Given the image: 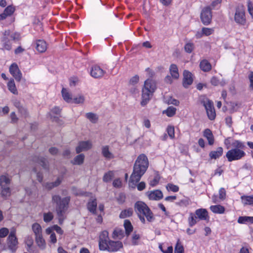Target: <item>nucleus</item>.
Returning a JSON list of instances; mask_svg holds the SVG:
<instances>
[{
	"label": "nucleus",
	"instance_id": "f257e3e1",
	"mask_svg": "<svg viewBox=\"0 0 253 253\" xmlns=\"http://www.w3.org/2000/svg\"><path fill=\"white\" fill-rule=\"evenodd\" d=\"M149 166L147 156L143 154L139 155L133 166V172L130 175L129 183L135 185L146 171Z\"/></svg>",
	"mask_w": 253,
	"mask_h": 253
},
{
	"label": "nucleus",
	"instance_id": "f03ea898",
	"mask_svg": "<svg viewBox=\"0 0 253 253\" xmlns=\"http://www.w3.org/2000/svg\"><path fill=\"white\" fill-rule=\"evenodd\" d=\"M232 148L226 154L228 162H232L242 159L246 155L244 151L246 147L244 143L238 140H234L231 144Z\"/></svg>",
	"mask_w": 253,
	"mask_h": 253
},
{
	"label": "nucleus",
	"instance_id": "7ed1b4c3",
	"mask_svg": "<svg viewBox=\"0 0 253 253\" xmlns=\"http://www.w3.org/2000/svg\"><path fill=\"white\" fill-rule=\"evenodd\" d=\"M134 209L143 224H145L146 222L145 217L149 222H152L154 220L155 218L153 212L145 203L142 201L136 202L134 204Z\"/></svg>",
	"mask_w": 253,
	"mask_h": 253
},
{
	"label": "nucleus",
	"instance_id": "20e7f679",
	"mask_svg": "<svg viewBox=\"0 0 253 253\" xmlns=\"http://www.w3.org/2000/svg\"><path fill=\"white\" fill-rule=\"evenodd\" d=\"M52 200L56 204V211L61 224L64 219V215L68 209L70 198L66 197L61 199L58 195H54L52 196Z\"/></svg>",
	"mask_w": 253,
	"mask_h": 253
},
{
	"label": "nucleus",
	"instance_id": "39448f33",
	"mask_svg": "<svg viewBox=\"0 0 253 253\" xmlns=\"http://www.w3.org/2000/svg\"><path fill=\"white\" fill-rule=\"evenodd\" d=\"M156 89V84L154 80L148 79L145 81L144 86L142 89V101L141 102L142 106H144L148 103Z\"/></svg>",
	"mask_w": 253,
	"mask_h": 253
},
{
	"label": "nucleus",
	"instance_id": "423d86ee",
	"mask_svg": "<svg viewBox=\"0 0 253 253\" xmlns=\"http://www.w3.org/2000/svg\"><path fill=\"white\" fill-rule=\"evenodd\" d=\"M15 234V229H12L11 230L6 240L8 249L13 253L16 251L18 244V240Z\"/></svg>",
	"mask_w": 253,
	"mask_h": 253
},
{
	"label": "nucleus",
	"instance_id": "0eeeda50",
	"mask_svg": "<svg viewBox=\"0 0 253 253\" xmlns=\"http://www.w3.org/2000/svg\"><path fill=\"white\" fill-rule=\"evenodd\" d=\"M204 106L207 115L210 120H213L215 118L216 114L212 101L209 99H206L202 101Z\"/></svg>",
	"mask_w": 253,
	"mask_h": 253
},
{
	"label": "nucleus",
	"instance_id": "6e6552de",
	"mask_svg": "<svg viewBox=\"0 0 253 253\" xmlns=\"http://www.w3.org/2000/svg\"><path fill=\"white\" fill-rule=\"evenodd\" d=\"M234 20L238 24L242 25L245 24L246 20L245 9L243 6H238L236 8Z\"/></svg>",
	"mask_w": 253,
	"mask_h": 253
},
{
	"label": "nucleus",
	"instance_id": "1a4fd4ad",
	"mask_svg": "<svg viewBox=\"0 0 253 253\" xmlns=\"http://www.w3.org/2000/svg\"><path fill=\"white\" fill-rule=\"evenodd\" d=\"M200 18L202 22L205 25L210 24L211 21L212 14L210 6L204 8L201 13Z\"/></svg>",
	"mask_w": 253,
	"mask_h": 253
},
{
	"label": "nucleus",
	"instance_id": "9d476101",
	"mask_svg": "<svg viewBox=\"0 0 253 253\" xmlns=\"http://www.w3.org/2000/svg\"><path fill=\"white\" fill-rule=\"evenodd\" d=\"M109 233L106 230L103 231L99 235V247L101 251H105L109 240Z\"/></svg>",
	"mask_w": 253,
	"mask_h": 253
},
{
	"label": "nucleus",
	"instance_id": "9b49d317",
	"mask_svg": "<svg viewBox=\"0 0 253 253\" xmlns=\"http://www.w3.org/2000/svg\"><path fill=\"white\" fill-rule=\"evenodd\" d=\"M123 247L122 242L121 241H109L107 244L105 251L108 252H117Z\"/></svg>",
	"mask_w": 253,
	"mask_h": 253
},
{
	"label": "nucleus",
	"instance_id": "f8f14e48",
	"mask_svg": "<svg viewBox=\"0 0 253 253\" xmlns=\"http://www.w3.org/2000/svg\"><path fill=\"white\" fill-rule=\"evenodd\" d=\"M9 72L17 81L20 82L21 81L22 74L16 63H13L10 65Z\"/></svg>",
	"mask_w": 253,
	"mask_h": 253
},
{
	"label": "nucleus",
	"instance_id": "ddd939ff",
	"mask_svg": "<svg viewBox=\"0 0 253 253\" xmlns=\"http://www.w3.org/2000/svg\"><path fill=\"white\" fill-rule=\"evenodd\" d=\"M105 73V71L97 65L92 66L90 71V75L95 79L102 78Z\"/></svg>",
	"mask_w": 253,
	"mask_h": 253
},
{
	"label": "nucleus",
	"instance_id": "4468645a",
	"mask_svg": "<svg viewBox=\"0 0 253 253\" xmlns=\"http://www.w3.org/2000/svg\"><path fill=\"white\" fill-rule=\"evenodd\" d=\"M32 161L33 162L41 165L44 169H48V162L46 158L37 155H35L32 157Z\"/></svg>",
	"mask_w": 253,
	"mask_h": 253
},
{
	"label": "nucleus",
	"instance_id": "2eb2a0df",
	"mask_svg": "<svg viewBox=\"0 0 253 253\" xmlns=\"http://www.w3.org/2000/svg\"><path fill=\"white\" fill-rule=\"evenodd\" d=\"M61 93L63 99L66 102L68 103H79V100L77 98H72L71 94L66 88L63 87Z\"/></svg>",
	"mask_w": 253,
	"mask_h": 253
},
{
	"label": "nucleus",
	"instance_id": "dca6fc26",
	"mask_svg": "<svg viewBox=\"0 0 253 253\" xmlns=\"http://www.w3.org/2000/svg\"><path fill=\"white\" fill-rule=\"evenodd\" d=\"M183 75V85L184 87L187 88L193 83V79L192 78V75L189 71L184 70Z\"/></svg>",
	"mask_w": 253,
	"mask_h": 253
},
{
	"label": "nucleus",
	"instance_id": "f3484780",
	"mask_svg": "<svg viewBox=\"0 0 253 253\" xmlns=\"http://www.w3.org/2000/svg\"><path fill=\"white\" fill-rule=\"evenodd\" d=\"M13 104L14 106L18 109L19 112L23 116H27V111L26 108L24 106L23 104L21 103L20 100L18 99H13Z\"/></svg>",
	"mask_w": 253,
	"mask_h": 253
},
{
	"label": "nucleus",
	"instance_id": "a211bd4d",
	"mask_svg": "<svg viewBox=\"0 0 253 253\" xmlns=\"http://www.w3.org/2000/svg\"><path fill=\"white\" fill-rule=\"evenodd\" d=\"M195 214L200 220H209L208 212L205 209H199L195 211Z\"/></svg>",
	"mask_w": 253,
	"mask_h": 253
},
{
	"label": "nucleus",
	"instance_id": "6ab92c4d",
	"mask_svg": "<svg viewBox=\"0 0 253 253\" xmlns=\"http://www.w3.org/2000/svg\"><path fill=\"white\" fill-rule=\"evenodd\" d=\"M101 153L103 156L107 160H110L114 158V155L110 151L109 146L108 145L102 147Z\"/></svg>",
	"mask_w": 253,
	"mask_h": 253
},
{
	"label": "nucleus",
	"instance_id": "aec40b11",
	"mask_svg": "<svg viewBox=\"0 0 253 253\" xmlns=\"http://www.w3.org/2000/svg\"><path fill=\"white\" fill-rule=\"evenodd\" d=\"M150 200H160L163 197V193L159 190L151 191L148 195Z\"/></svg>",
	"mask_w": 253,
	"mask_h": 253
},
{
	"label": "nucleus",
	"instance_id": "412c9836",
	"mask_svg": "<svg viewBox=\"0 0 253 253\" xmlns=\"http://www.w3.org/2000/svg\"><path fill=\"white\" fill-rule=\"evenodd\" d=\"M223 153V149L221 147H218L216 150L211 151L209 153L211 159H216L220 157Z\"/></svg>",
	"mask_w": 253,
	"mask_h": 253
},
{
	"label": "nucleus",
	"instance_id": "4be33fe9",
	"mask_svg": "<svg viewBox=\"0 0 253 253\" xmlns=\"http://www.w3.org/2000/svg\"><path fill=\"white\" fill-rule=\"evenodd\" d=\"M36 48L38 51L40 53L45 52L47 49V45L45 42L42 40H37L36 42Z\"/></svg>",
	"mask_w": 253,
	"mask_h": 253
},
{
	"label": "nucleus",
	"instance_id": "5701e85b",
	"mask_svg": "<svg viewBox=\"0 0 253 253\" xmlns=\"http://www.w3.org/2000/svg\"><path fill=\"white\" fill-rule=\"evenodd\" d=\"M204 136L207 138L208 141V144L210 145H212L214 142V138L211 131L209 129H206L204 131Z\"/></svg>",
	"mask_w": 253,
	"mask_h": 253
},
{
	"label": "nucleus",
	"instance_id": "b1692460",
	"mask_svg": "<svg viewBox=\"0 0 253 253\" xmlns=\"http://www.w3.org/2000/svg\"><path fill=\"white\" fill-rule=\"evenodd\" d=\"M88 210L93 214H96L97 208V201L95 198L91 199L87 205Z\"/></svg>",
	"mask_w": 253,
	"mask_h": 253
},
{
	"label": "nucleus",
	"instance_id": "393cba45",
	"mask_svg": "<svg viewBox=\"0 0 253 253\" xmlns=\"http://www.w3.org/2000/svg\"><path fill=\"white\" fill-rule=\"evenodd\" d=\"M200 67L203 71L207 72L211 70V65L207 60L204 59L201 61Z\"/></svg>",
	"mask_w": 253,
	"mask_h": 253
},
{
	"label": "nucleus",
	"instance_id": "a878e982",
	"mask_svg": "<svg viewBox=\"0 0 253 253\" xmlns=\"http://www.w3.org/2000/svg\"><path fill=\"white\" fill-rule=\"evenodd\" d=\"M242 204L244 206L250 205L253 206V195L245 196L243 195L241 197Z\"/></svg>",
	"mask_w": 253,
	"mask_h": 253
},
{
	"label": "nucleus",
	"instance_id": "bb28decb",
	"mask_svg": "<svg viewBox=\"0 0 253 253\" xmlns=\"http://www.w3.org/2000/svg\"><path fill=\"white\" fill-rule=\"evenodd\" d=\"M210 210L214 213L222 214L224 212L225 208L220 205L211 206Z\"/></svg>",
	"mask_w": 253,
	"mask_h": 253
},
{
	"label": "nucleus",
	"instance_id": "cd10ccee",
	"mask_svg": "<svg viewBox=\"0 0 253 253\" xmlns=\"http://www.w3.org/2000/svg\"><path fill=\"white\" fill-rule=\"evenodd\" d=\"M92 143L90 141H80V152L87 151L92 147Z\"/></svg>",
	"mask_w": 253,
	"mask_h": 253
},
{
	"label": "nucleus",
	"instance_id": "c85d7f7f",
	"mask_svg": "<svg viewBox=\"0 0 253 253\" xmlns=\"http://www.w3.org/2000/svg\"><path fill=\"white\" fill-rule=\"evenodd\" d=\"M237 221L240 224H247V223L253 224V216H240Z\"/></svg>",
	"mask_w": 253,
	"mask_h": 253
},
{
	"label": "nucleus",
	"instance_id": "c756f323",
	"mask_svg": "<svg viewBox=\"0 0 253 253\" xmlns=\"http://www.w3.org/2000/svg\"><path fill=\"white\" fill-rule=\"evenodd\" d=\"M169 72L171 77L175 79L179 78L178 70L175 64H171L169 67Z\"/></svg>",
	"mask_w": 253,
	"mask_h": 253
},
{
	"label": "nucleus",
	"instance_id": "7c9ffc66",
	"mask_svg": "<svg viewBox=\"0 0 253 253\" xmlns=\"http://www.w3.org/2000/svg\"><path fill=\"white\" fill-rule=\"evenodd\" d=\"M85 117L92 123L95 124L98 120V116L97 114L89 112L85 114Z\"/></svg>",
	"mask_w": 253,
	"mask_h": 253
},
{
	"label": "nucleus",
	"instance_id": "2f4dec72",
	"mask_svg": "<svg viewBox=\"0 0 253 253\" xmlns=\"http://www.w3.org/2000/svg\"><path fill=\"white\" fill-rule=\"evenodd\" d=\"M133 214V210L132 208H129L121 211L119 217L121 218H125L131 216Z\"/></svg>",
	"mask_w": 253,
	"mask_h": 253
},
{
	"label": "nucleus",
	"instance_id": "473e14b6",
	"mask_svg": "<svg viewBox=\"0 0 253 253\" xmlns=\"http://www.w3.org/2000/svg\"><path fill=\"white\" fill-rule=\"evenodd\" d=\"M7 87L9 91L14 94L18 93L15 84L13 79L10 80L7 83Z\"/></svg>",
	"mask_w": 253,
	"mask_h": 253
},
{
	"label": "nucleus",
	"instance_id": "72a5a7b5",
	"mask_svg": "<svg viewBox=\"0 0 253 253\" xmlns=\"http://www.w3.org/2000/svg\"><path fill=\"white\" fill-rule=\"evenodd\" d=\"M124 227L126 235L128 236L133 230V227L130 221L128 220H125L124 221Z\"/></svg>",
	"mask_w": 253,
	"mask_h": 253
},
{
	"label": "nucleus",
	"instance_id": "f704fd0d",
	"mask_svg": "<svg viewBox=\"0 0 253 253\" xmlns=\"http://www.w3.org/2000/svg\"><path fill=\"white\" fill-rule=\"evenodd\" d=\"M61 112V109L58 107H54L51 111V114H55L57 116H51V119L53 121L57 122L59 120L58 116Z\"/></svg>",
	"mask_w": 253,
	"mask_h": 253
},
{
	"label": "nucleus",
	"instance_id": "c9c22d12",
	"mask_svg": "<svg viewBox=\"0 0 253 253\" xmlns=\"http://www.w3.org/2000/svg\"><path fill=\"white\" fill-rule=\"evenodd\" d=\"M36 241L39 247L42 249L44 248L45 241L42 238V234L36 236Z\"/></svg>",
	"mask_w": 253,
	"mask_h": 253
},
{
	"label": "nucleus",
	"instance_id": "e433bc0d",
	"mask_svg": "<svg viewBox=\"0 0 253 253\" xmlns=\"http://www.w3.org/2000/svg\"><path fill=\"white\" fill-rule=\"evenodd\" d=\"M32 229L36 236L42 234V227L39 224L34 223L32 225Z\"/></svg>",
	"mask_w": 253,
	"mask_h": 253
},
{
	"label": "nucleus",
	"instance_id": "4c0bfd02",
	"mask_svg": "<svg viewBox=\"0 0 253 253\" xmlns=\"http://www.w3.org/2000/svg\"><path fill=\"white\" fill-rule=\"evenodd\" d=\"M1 42L4 49L7 50H10L11 49V43H10L9 39H6L5 38H2Z\"/></svg>",
	"mask_w": 253,
	"mask_h": 253
},
{
	"label": "nucleus",
	"instance_id": "58836bf2",
	"mask_svg": "<svg viewBox=\"0 0 253 253\" xmlns=\"http://www.w3.org/2000/svg\"><path fill=\"white\" fill-rule=\"evenodd\" d=\"M176 109L172 106L169 107L167 109L164 111L167 116L171 117L173 116L176 113Z\"/></svg>",
	"mask_w": 253,
	"mask_h": 253
},
{
	"label": "nucleus",
	"instance_id": "ea45409f",
	"mask_svg": "<svg viewBox=\"0 0 253 253\" xmlns=\"http://www.w3.org/2000/svg\"><path fill=\"white\" fill-rule=\"evenodd\" d=\"M197 217L193 213L191 212L190 213L189 217L188 218V223L189 226L192 227L197 223Z\"/></svg>",
	"mask_w": 253,
	"mask_h": 253
},
{
	"label": "nucleus",
	"instance_id": "a19ab883",
	"mask_svg": "<svg viewBox=\"0 0 253 253\" xmlns=\"http://www.w3.org/2000/svg\"><path fill=\"white\" fill-rule=\"evenodd\" d=\"M10 179L5 175H1L0 176V186L1 187L5 186L7 184L10 183Z\"/></svg>",
	"mask_w": 253,
	"mask_h": 253
},
{
	"label": "nucleus",
	"instance_id": "79ce46f5",
	"mask_svg": "<svg viewBox=\"0 0 253 253\" xmlns=\"http://www.w3.org/2000/svg\"><path fill=\"white\" fill-rule=\"evenodd\" d=\"M113 175L114 173L112 171H109L108 172L105 173L103 177V181L107 182L111 181Z\"/></svg>",
	"mask_w": 253,
	"mask_h": 253
},
{
	"label": "nucleus",
	"instance_id": "37998d69",
	"mask_svg": "<svg viewBox=\"0 0 253 253\" xmlns=\"http://www.w3.org/2000/svg\"><path fill=\"white\" fill-rule=\"evenodd\" d=\"M174 253H184V248L178 240L174 249Z\"/></svg>",
	"mask_w": 253,
	"mask_h": 253
},
{
	"label": "nucleus",
	"instance_id": "c03bdc74",
	"mask_svg": "<svg viewBox=\"0 0 253 253\" xmlns=\"http://www.w3.org/2000/svg\"><path fill=\"white\" fill-rule=\"evenodd\" d=\"M160 179V175L158 173H156L154 176V178L150 181V185L153 187L156 186L158 184Z\"/></svg>",
	"mask_w": 253,
	"mask_h": 253
},
{
	"label": "nucleus",
	"instance_id": "a18cd8bd",
	"mask_svg": "<svg viewBox=\"0 0 253 253\" xmlns=\"http://www.w3.org/2000/svg\"><path fill=\"white\" fill-rule=\"evenodd\" d=\"M124 234V232L122 230L116 229L114 231L113 233V238L114 239L119 238L121 239Z\"/></svg>",
	"mask_w": 253,
	"mask_h": 253
},
{
	"label": "nucleus",
	"instance_id": "49530a36",
	"mask_svg": "<svg viewBox=\"0 0 253 253\" xmlns=\"http://www.w3.org/2000/svg\"><path fill=\"white\" fill-rule=\"evenodd\" d=\"M194 44L192 42H188L185 44L184 46L185 51L188 53H190L192 52L194 49Z\"/></svg>",
	"mask_w": 253,
	"mask_h": 253
},
{
	"label": "nucleus",
	"instance_id": "de8ad7c7",
	"mask_svg": "<svg viewBox=\"0 0 253 253\" xmlns=\"http://www.w3.org/2000/svg\"><path fill=\"white\" fill-rule=\"evenodd\" d=\"M166 188L168 191H171L173 192H178L179 190V187L178 186L174 185L171 183H169L166 186Z\"/></svg>",
	"mask_w": 253,
	"mask_h": 253
},
{
	"label": "nucleus",
	"instance_id": "09e8293b",
	"mask_svg": "<svg viewBox=\"0 0 253 253\" xmlns=\"http://www.w3.org/2000/svg\"><path fill=\"white\" fill-rule=\"evenodd\" d=\"M14 11L15 8L11 5H9L6 8H5L3 11V13H4L7 16L12 15L14 12Z\"/></svg>",
	"mask_w": 253,
	"mask_h": 253
},
{
	"label": "nucleus",
	"instance_id": "8fccbe9b",
	"mask_svg": "<svg viewBox=\"0 0 253 253\" xmlns=\"http://www.w3.org/2000/svg\"><path fill=\"white\" fill-rule=\"evenodd\" d=\"M53 218V215L51 212L43 213V220L45 222L50 221Z\"/></svg>",
	"mask_w": 253,
	"mask_h": 253
},
{
	"label": "nucleus",
	"instance_id": "3c124183",
	"mask_svg": "<svg viewBox=\"0 0 253 253\" xmlns=\"http://www.w3.org/2000/svg\"><path fill=\"white\" fill-rule=\"evenodd\" d=\"M202 29L204 35L206 36L211 35L214 32V29L213 28L204 27Z\"/></svg>",
	"mask_w": 253,
	"mask_h": 253
},
{
	"label": "nucleus",
	"instance_id": "603ef678",
	"mask_svg": "<svg viewBox=\"0 0 253 253\" xmlns=\"http://www.w3.org/2000/svg\"><path fill=\"white\" fill-rule=\"evenodd\" d=\"M167 132L171 138L174 137V128L173 126H168L167 127Z\"/></svg>",
	"mask_w": 253,
	"mask_h": 253
},
{
	"label": "nucleus",
	"instance_id": "864d4df0",
	"mask_svg": "<svg viewBox=\"0 0 253 253\" xmlns=\"http://www.w3.org/2000/svg\"><path fill=\"white\" fill-rule=\"evenodd\" d=\"M78 78L77 77H72L69 79V84L70 87L75 86L78 83Z\"/></svg>",
	"mask_w": 253,
	"mask_h": 253
},
{
	"label": "nucleus",
	"instance_id": "5fc2aeb1",
	"mask_svg": "<svg viewBox=\"0 0 253 253\" xmlns=\"http://www.w3.org/2000/svg\"><path fill=\"white\" fill-rule=\"evenodd\" d=\"M189 204V201L188 199H183L176 203V205L180 207H186Z\"/></svg>",
	"mask_w": 253,
	"mask_h": 253
},
{
	"label": "nucleus",
	"instance_id": "6e6d98bb",
	"mask_svg": "<svg viewBox=\"0 0 253 253\" xmlns=\"http://www.w3.org/2000/svg\"><path fill=\"white\" fill-rule=\"evenodd\" d=\"M9 233V230L8 228L3 227L0 229V238L5 237Z\"/></svg>",
	"mask_w": 253,
	"mask_h": 253
},
{
	"label": "nucleus",
	"instance_id": "4d7b16f0",
	"mask_svg": "<svg viewBox=\"0 0 253 253\" xmlns=\"http://www.w3.org/2000/svg\"><path fill=\"white\" fill-rule=\"evenodd\" d=\"M2 188L1 195L3 197H7L10 195V191L8 187H3Z\"/></svg>",
	"mask_w": 253,
	"mask_h": 253
},
{
	"label": "nucleus",
	"instance_id": "13d9d810",
	"mask_svg": "<svg viewBox=\"0 0 253 253\" xmlns=\"http://www.w3.org/2000/svg\"><path fill=\"white\" fill-rule=\"evenodd\" d=\"M33 171L36 173L37 179L40 182H42L43 179V175L42 173L41 172H37L36 169L35 168L33 169Z\"/></svg>",
	"mask_w": 253,
	"mask_h": 253
},
{
	"label": "nucleus",
	"instance_id": "bf43d9fd",
	"mask_svg": "<svg viewBox=\"0 0 253 253\" xmlns=\"http://www.w3.org/2000/svg\"><path fill=\"white\" fill-rule=\"evenodd\" d=\"M138 81L139 76L137 75H135L130 79L129 81V84L132 85H135L138 82Z\"/></svg>",
	"mask_w": 253,
	"mask_h": 253
},
{
	"label": "nucleus",
	"instance_id": "052dcab7",
	"mask_svg": "<svg viewBox=\"0 0 253 253\" xmlns=\"http://www.w3.org/2000/svg\"><path fill=\"white\" fill-rule=\"evenodd\" d=\"M226 196V191L224 188H221L219 190V198L220 199H225Z\"/></svg>",
	"mask_w": 253,
	"mask_h": 253
},
{
	"label": "nucleus",
	"instance_id": "680f3d73",
	"mask_svg": "<svg viewBox=\"0 0 253 253\" xmlns=\"http://www.w3.org/2000/svg\"><path fill=\"white\" fill-rule=\"evenodd\" d=\"M249 79L250 81L249 87L251 90H253V72H251L249 75Z\"/></svg>",
	"mask_w": 253,
	"mask_h": 253
},
{
	"label": "nucleus",
	"instance_id": "e2e57ef3",
	"mask_svg": "<svg viewBox=\"0 0 253 253\" xmlns=\"http://www.w3.org/2000/svg\"><path fill=\"white\" fill-rule=\"evenodd\" d=\"M140 238V236L139 234H133L132 236V243L133 245H138V242L137 241V240H139Z\"/></svg>",
	"mask_w": 253,
	"mask_h": 253
},
{
	"label": "nucleus",
	"instance_id": "0e129e2a",
	"mask_svg": "<svg viewBox=\"0 0 253 253\" xmlns=\"http://www.w3.org/2000/svg\"><path fill=\"white\" fill-rule=\"evenodd\" d=\"M211 83L214 86H217L219 84V80L216 77H212L211 80Z\"/></svg>",
	"mask_w": 253,
	"mask_h": 253
},
{
	"label": "nucleus",
	"instance_id": "69168bd1",
	"mask_svg": "<svg viewBox=\"0 0 253 253\" xmlns=\"http://www.w3.org/2000/svg\"><path fill=\"white\" fill-rule=\"evenodd\" d=\"M113 185L115 187L119 188L122 186V182L120 179H116L113 181Z\"/></svg>",
	"mask_w": 253,
	"mask_h": 253
},
{
	"label": "nucleus",
	"instance_id": "338daca9",
	"mask_svg": "<svg viewBox=\"0 0 253 253\" xmlns=\"http://www.w3.org/2000/svg\"><path fill=\"white\" fill-rule=\"evenodd\" d=\"M10 118H11V122L12 123H15L17 122V121L18 120V119L17 117L14 112L11 113Z\"/></svg>",
	"mask_w": 253,
	"mask_h": 253
},
{
	"label": "nucleus",
	"instance_id": "774afa93",
	"mask_svg": "<svg viewBox=\"0 0 253 253\" xmlns=\"http://www.w3.org/2000/svg\"><path fill=\"white\" fill-rule=\"evenodd\" d=\"M10 37L14 41H19L20 39V34L18 33H13L10 35Z\"/></svg>",
	"mask_w": 253,
	"mask_h": 253
}]
</instances>
